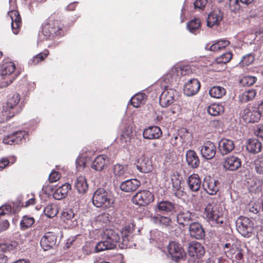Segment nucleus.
<instances>
[{"label": "nucleus", "mask_w": 263, "mask_h": 263, "mask_svg": "<svg viewBox=\"0 0 263 263\" xmlns=\"http://www.w3.org/2000/svg\"><path fill=\"white\" fill-rule=\"evenodd\" d=\"M15 65L11 61H3L0 64V74L7 85L11 84L19 75V72H15Z\"/></svg>", "instance_id": "4"}, {"label": "nucleus", "mask_w": 263, "mask_h": 263, "mask_svg": "<svg viewBox=\"0 0 263 263\" xmlns=\"http://www.w3.org/2000/svg\"><path fill=\"white\" fill-rule=\"evenodd\" d=\"M60 177L61 175L59 172L57 171H52L50 173L48 179L50 182H54L59 180Z\"/></svg>", "instance_id": "55"}, {"label": "nucleus", "mask_w": 263, "mask_h": 263, "mask_svg": "<svg viewBox=\"0 0 263 263\" xmlns=\"http://www.w3.org/2000/svg\"><path fill=\"white\" fill-rule=\"evenodd\" d=\"M255 170L257 173L263 175V164L260 161L254 160Z\"/></svg>", "instance_id": "58"}, {"label": "nucleus", "mask_w": 263, "mask_h": 263, "mask_svg": "<svg viewBox=\"0 0 263 263\" xmlns=\"http://www.w3.org/2000/svg\"><path fill=\"white\" fill-rule=\"evenodd\" d=\"M236 223L237 231L242 236L247 238L251 236L254 223L248 217L241 215Z\"/></svg>", "instance_id": "5"}, {"label": "nucleus", "mask_w": 263, "mask_h": 263, "mask_svg": "<svg viewBox=\"0 0 263 263\" xmlns=\"http://www.w3.org/2000/svg\"><path fill=\"white\" fill-rule=\"evenodd\" d=\"M186 160L188 165L192 168H197L199 166V157L194 150H189L186 152Z\"/></svg>", "instance_id": "27"}, {"label": "nucleus", "mask_w": 263, "mask_h": 263, "mask_svg": "<svg viewBox=\"0 0 263 263\" xmlns=\"http://www.w3.org/2000/svg\"><path fill=\"white\" fill-rule=\"evenodd\" d=\"M25 135V131H17L4 137L3 142L10 145L19 144L24 138Z\"/></svg>", "instance_id": "21"}, {"label": "nucleus", "mask_w": 263, "mask_h": 263, "mask_svg": "<svg viewBox=\"0 0 263 263\" xmlns=\"http://www.w3.org/2000/svg\"><path fill=\"white\" fill-rule=\"evenodd\" d=\"M114 202L110 195L104 189L99 188L94 193L92 203L95 206L108 209L112 205Z\"/></svg>", "instance_id": "3"}, {"label": "nucleus", "mask_w": 263, "mask_h": 263, "mask_svg": "<svg viewBox=\"0 0 263 263\" xmlns=\"http://www.w3.org/2000/svg\"><path fill=\"white\" fill-rule=\"evenodd\" d=\"M226 89L220 86H214L209 90L210 96L214 98L220 99L226 95Z\"/></svg>", "instance_id": "34"}, {"label": "nucleus", "mask_w": 263, "mask_h": 263, "mask_svg": "<svg viewBox=\"0 0 263 263\" xmlns=\"http://www.w3.org/2000/svg\"><path fill=\"white\" fill-rule=\"evenodd\" d=\"M257 79L253 76H245L241 80V83L244 86H250L253 85L256 81Z\"/></svg>", "instance_id": "50"}, {"label": "nucleus", "mask_w": 263, "mask_h": 263, "mask_svg": "<svg viewBox=\"0 0 263 263\" xmlns=\"http://www.w3.org/2000/svg\"><path fill=\"white\" fill-rule=\"evenodd\" d=\"M109 159L107 156L101 155L97 156L91 164V167L97 171H101L108 164Z\"/></svg>", "instance_id": "22"}, {"label": "nucleus", "mask_w": 263, "mask_h": 263, "mask_svg": "<svg viewBox=\"0 0 263 263\" xmlns=\"http://www.w3.org/2000/svg\"><path fill=\"white\" fill-rule=\"evenodd\" d=\"M154 200V195L149 191L146 190L139 191L132 199L134 204L139 206L147 205Z\"/></svg>", "instance_id": "7"}, {"label": "nucleus", "mask_w": 263, "mask_h": 263, "mask_svg": "<svg viewBox=\"0 0 263 263\" xmlns=\"http://www.w3.org/2000/svg\"><path fill=\"white\" fill-rule=\"evenodd\" d=\"M7 257L3 253H0V263H6Z\"/></svg>", "instance_id": "64"}, {"label": "nucleus", "mask_w": 263, "mask_h": 263, "mask_svg": "<svg viewBox=\"0 0 263 263\" xmlns=\"http://www.w3.org/2000/svg\"><path fill=\"white\" fill-rule=\"evenodd\" d=\"M9 164V160L6 158H2L0 160V171L3 170Z\"/></svg>", "instance_id": "60"}, {"label": "nucleus", "mask_w": 263, "mask_h": 263, "mask_svg": "<svg viewBox=\"0 0 263 263\" xmlns=\"http://www.w3.org/2000/svg\"><path fill=\"white\" fill-rule=\"evenodd\" d=\"M74 186L78 192L81 194L85 193L88 187L86 179L83 176H80L77 178Z\"/></svg>", "instance_id": "31"}, {"label": "nucleus", "mask_w": 263, "mask_h": 263, "mask_svg": "<svg viewBox=\"0 0 263 263\" xmlns=\"http://www.w3.org/2000/svg\"><path fill=\"white\" fill-rule=\"evenodd\" d=\"M235 255V258L237 261H239L242 259L243 254L241 252V250L239 248L238 251H237Z\"/></svg>", "instance_id": "62"}, {"label": "nucleus", "mask_w": 263, "mask_h": 263, "mask_svg": "<svg viewBox=\"0 0 263 263\" xmlns=\"http://www.w3.org/2000/svg\"><path fill=\"white\" fill-rule=\"evenodd\" d=\"M140 182L136 179H129L122 182L120 184V189L125 192H130L136 190L140 185Z\"/></svg>", "instance_id": "24"}, {"label": "nucleus", "mask_w": 263, "mask_h": 263, "mask_svg": "<svg viewBox=\"0 0 263 263\" xmlns=\"http://www.w3.org/2000/svg\"><path fill=\"white\" fill-rule=\"evenodd\" d=\"M246 147L248 152L255 154L261 151L262 144L256 139H250L248 141Z\"/></svg>", "instance_id": "30"}, {"label": "nucleus", "mask_w": 263, "mask_h": 263, "mask_svg": "<svg viewBox=\"0 0 263 263\" xmlns=\"http://www.w3.org/2000/svg\"><path fill=\"white\" fill-rule=\"evenodd\" d=\"M49 53L47 49L44 50L43 52L35 55L31 60L30 64L32 65H37L40 62L44 61Z\"/></svg>", "instance_id": "44"}, {"label": "nucleus", "mask_w": 263, "mask_h": 263, "mask_svg": "<svg viewBox=\"0 0 263 263\" xmlns=\"http://www.w3.org/2000/svg\"><path fill=\"white\" fill-rule=\"evenodd\" d=\"M146 100V96L143 93H138L130 99L131 104L135 107H139L143 104Z\"/></svg>", "instance_id": "35"}, {"label": "nucleus", "mask_w": 263, "mask_h": 263, "mask_svg": "<svg viewBox=\"0 0 263 263\" xmlns=\"http://www.w3.org/2000/svg\"><path fill=\"white\" fill-rule=\"evenodd\" d=\"M134 230V225L132 223L125 226L121 231L122 235L121 241L118 231L111 229H105L102 235L104 240L96 245L95 248L96 252L113 249L116 248L117 244L121 249L130 247L132 246L130 241Z\"/></svg>", "instance_id": "1"}, {"label": "nucleus", "mask_w": 263, "mask_h": 263, "mask_svg": "<svg viewBox=\"0 0 263 263\" xmlns=\"http://www.w3.org/2000/svg\"><path fill=\"white\" fill-rule=\"evenodd\" d=\"M205 214H219L222 212V208L218 203H209L204 209Z\"/></svg>", "instance_id": "38"}, {"label": "nucleus", "mask_w": 263, "mask_h": 263, "mask_svg": "<svg viewBox=\"0 0 263 263\" xmlns=\"http://www.w3.org/2000/svg\"><path fill=\"white\" fill-rule=\"evenodd\" d=\"M256 95V90L254 89H250L245 91L239 96V100L242 103H246L248 101L252 100Z\"/></svg>", "instance_id": "39"}, {"label": "nucleus", "mask_w": 263, "mask_h": 263, "mask_svg": "<svg viewBox=\"0 0 263 263\" xmlns=\"http://www.w3.org/2000/svg\"><path fill=\"white\" fill-rule=\"evenodd\" d=\"M71 189V185L69 183H65L57 189L53 194V197L55 199L61 200L65 198Z\"/></svg>", "instance_id": "29"}, {"label": "nucleus", "mask_w": 263, "mask_h": 263, "mask_svg": "<svg viewBox=\"0 0 263 263\" xmlns=\"http://www.w3.org/2000/svg\"><path fill=\"white\" fill-rule=\"evenodd\" d=\"M230 44L228 40H219L212 44L210 47V50L216 52L224 49Z\"/></svg>", "instance_id": "43"}, {"label": "nucleus", "mask_w": 263, "mask_h": 263, "mask_svg": "<svg viewBox=\"0 0 263 263\" xmlns=\"http://www.w3.org/2000/svg\"><path fill=\"white\" fill-rule=\"evenodd\" d=\"M133 136L132 128L129 126H125L123 129L122 134L121 135L120 140L122 143H129Z\"/></svg>", "instance_id": "36"}, {"label": "nucleus", "mask_w": 263, "mask_h": 263, "mask_svg": "<svg viewBox=\"0 0 263 263\" xmlns=\"http://www.w3.org/2000/svg\"><path fill=\"white\" fill-rule=\"evenodd\" d=\"M44 214H58L59 208L57 204H49L43 209Z\"/></svg>", "instance_id": "49"}, {"label": "nucleus", "mask_w": 263, "mask_h": 263, "mask_svg": "<svg viewBox=\"0 0 263 263\" xmlns=\"http://www.w3.org/2000/svg\"><path fill=\"white\" fill-rule=\"evenodd\" d=\"M216 152V147L214 143L210 141L204 143L200 151L202 157L206 160H210L214 158Z\"/></svg>", "instance_id": "14"}, {"label": "nucleus", "mask_w": 263, "mask_h": 263, "mask_svg": "<svg viewBox=\"0 0 263 263\" xmlns=\"http://www.w3.org/2000/svg\"><path fill=\"white\" fill-rule=\"evenodd\" d=\"M13 206L12 209V214H16L18 213L21 208L24 206V205L20 200H16L13 203Z\"/></svg>", "instance_id": "53"}, {"label": "nucleus", "mask_w": 263, "mask_h": 263, "mask_svg": "<svg viewBox=\"0 0 263 263\" xmlns=\"http://www.w3.org/2000/svg\"><path fill=\"white\" fill-rule=\"evenodd\" d=\"M254 133L255 136L263 139V124L259 125L254 130Z\"/></svg>", "instance_id": "59"}, {"label": "nucleus", "mask_w": 263, "mask_h": 263, "mask_svg": "<svg viewBox=\"0 0 263 263\" xmlns=\"http://www.w3.org/2000/svg\"><path fill=\"white\" fill-rule=\"evenodd\" d=\"M21 100V96L15 93L8 98L6 104L3 106V112L9 118H12L16 114L15 108Z\"/></svg>", "instance_id": "8"}, {"label": "nucleus", "mask_w": 263, "mask_h": 263, "mask_svg": "<svg viewBox=\"0 0 263 263\" xmlns=\"http://www.w3.org/2000/svg\"><path fill=\"white\" fill-rule=\"evenodd\" d=\"M200 88V83L197 79L189 80L184 86V93L187 96H192L196 94Z\"/></svg>", "instance_id": "16"}, {"label": "nucleus", "mask_w": 263, "mask_h": 263, "mask_svg": "<svg viewBox=\"0 0 263 263\" xmlns=\"http://www.w3.org/2000/svg\"><path fill=\"white\" fill-rule=\"evenodd\" d=\"M188 253L190 256L200 258L205 253L203 246L197 241H192L189 244Z\"/></svg>", "instance_id": "15"}, {"label": "nucleus", "mask_w": 263, "mask_h": 263, "mask_svg": "<svg viewBox=\"0 0 263 263\" xmlns=\"http://www.w3.org/2000/svg\"><path fill=\"white\" fill-rule=\"evenodd\" d=\"M240 0H229V7L231 11L237 12L240 9Z\"/></svg>", "instance_id": "51"}, {"label": "nucleus", "mask_w": 263, "mask_h": 263, "mask_svg": "<svg viewBox=\"0 0 263 263\" xmlns=\"http://www.w3.org/2000/svg\"><path fill=\"white\" fill-rule=\"evenodd\" d=\"M200 26V20L196 18L190 21L187 24V28L191 32L194 33L199 29Z\"/></svg>", "instance_id": "42"}, {"label": "nucleus", "mask_w": 263, "mask_h": 263, "mask_svg": "<svg viewBox=\"0 0 263 263\" xmlns=\"http://www.w3.org/2000/svg\"><path fill=\"white\" fill-rule=\"evenodd\" d=\"M9 226V223L5 220L0 223V233L6 230Z\"/></svg>", "instance_id": "61"}, {"label": "nucleus", "mask_w": 263, "mask_h": 263, "mask_svg": "<svg viewBox=\"0 0 263 263\" xmlns=\"http://www.w3.org/2000/svg\"><path fill=\"white\" fill-rule=\"evenodd\" d=\"M255 60V57L252 54H248L245 55L239 63L242 66H249L252 64Z\"/></svg>", "instance_id": "48"}, {"label": "nucleus", "mask_w": 263, "mask_h": 263, "mask_svg": "<svg viewBox=\"0 0 263 263\" xmlns=\"http://www.w3.org/2000/svg\"><path fill=\"white\" fill-rule=\"evenodd\" d=\"M152 220L156 224L168 225L171 221V219L168 216H164L162 215H156L151 217Z\"/></svg>", "instance_id": "41"}, {"label": "nucleus", "mask_w": 263, "mask_h": 263, "mask_svg": "<svg viewBox=\"0 0 263 263\" xmlns=\"http://www.w3.org/2000/svg\"><path fill=\"white\" fill-rule=\"evenodd\" d=\"M223 12L220 10H214L209 14L207 18V25L210 27L217 26L223 18Z\"/></svg>", "instance_id": "20"}, {"label": "nucleus", "mask_w": 263, "mask_h": 263, "mask_svg": "<svg viewBox=\"0 0 263 263\" xmlns=\"http://www.w3.org/2000/svg\"><path fill=\"white\" fill-rule=\"evenodd\" d=\"M232 58V54L228 52L217 58L215 61L217 64H226L230 61Z\"/></svg>", "instance_id": "47"}, {"label": "nucleus", "mask_w": 263, "mask_h": 263, "mask_svg": "<svg viewBox=\"0 0 263 263\" xmlns=\"http://www.w3.org/2000/svg\"><path fill=\"white\" fill-rule=\"evenodd\" d=\"M208 3V0H196L194 3L195 8H198L201 10L204 9Z\"/></svg>", "instance_id": "56"}, {"label": "nucleus", "mask_w": 263, "mask_h": 263, "mask_svg": "<svg viewBox=\"0 0 263 263\" xmlns=\"http://www.w3.org/2000/svg\"><path fill=\"white\" fill-rule=\"evenodd\" d=\"M207 111L212 116H219L224 112V106L222 103H213L208 107Z\"/></svg>", "instance_id": "32"}, {"label": "nucleus", "mask_w": 263, "mask_h": 263, "mask_svg": "<svg viewBox=\"0 0 263 263\" xmlns=\"http://www.w3.org/2000/svg\"><path fill=\"white\" fill-rule=\"evenodd\" d=\"M35 198H31L28 200L24 205V207H28L30 205L34 204L35 203Z\"/></svg>", "instance_id": "63"}, {"label": "nucleus", "mask_w": 263, "mask_h": 263, "mask_svg": "<svg viewBox=\"0 0 263 263\" xmlns=\"http://www.w3.org/2000/svg\"><path fill=\"white\" fill-rule=\"evenodd\" d=\"M248 208L250 212L257 214L259 212V206L254 202H250L248 205Z\"/></svg>", "instance_id": "54"}, {"label": "nucleus", "mask_w": 263, "mask_h": 263, "mask_svg": "<svg viewBox=\"0 0 263 263\" xmlns=\"http://www.w3.org/2000/svg\"><path fill=\"white\" fill-rule=\"evenodd\" d=\"M205 218L212 226H217L223 223L224 218L222 215H205Z\"/></svg>", "instance_id": "37"}, {"label": "nucleus", "mask_w": 263, "mask_h": 263, "mask_svg": "<svg viewBox=\"0 0 263 263\" xmlns=\"http://www.w3.org/2000/svg\"><path fill=\"white\" fill-rule=\"evenodd\" d=\"M136 166L139 172L143 173L151 172L153 169L152 161L144 155L141 156L138 159Z\"/></svg>", "instance_id": "13"}, {"label": "nucleus", "mask_w": 263, "mask_h": 263, "mask_svg": "<svg viewBox=\"0 0 263 263\" xmlns=\"http://www.w3.org/2000/svg\"><path fill=\"white\" fill-rule=\"evenodd\" d=\"M162 135L161 128L157 126H149L145 128L143 132V137L145 139H159Z\"/></svg>", "instance_id": "19"}, {"label": "nucleus", "mask_w": 263, "mask_h": 263, "mask_svg": "<svg viewBox=\"0 0 263 263\" xmlns=\"http://www.w3.org/2000/svg\"><path fill=\"white\" fill-rule=\"evenodd\" d=\"M114 173L119 177H127L129 174L127 166L117 164L114 166Z\"/></svg>", "instance_id": "40"}, {"label": "nucleus", "mask_w": 263, "mask_h": 263, "mask_svg": "<svg viewBox=\"0 0 263 263\" xmlns=\"http://www.w3.org/2000/svg\"><path fill=\"white\" fill-rule=\"evenodd\" d=\"M241 161L237 156H231L224 159L223 167L229 171H236L240 167Z\"/></svg>", "instance_id": "18"}, {"label": "nucleus", "mask_w": 263, "mask_h": 263, "mask_svg": "<svg viewBox=\"0 0 263 263\" xmlns=\"http://www.w3.org/2000/svg\"><path fill=\"white\" fill-rule=\"evenodd\" d=\"M218 148L220 154L222 155H225L234 149L235 145L233 141L228 139H222L219 142Z\"/></svg>", "instance_id": "23"}, {"label": "nucleus", "mask_w": 263, "mask_h": 263, "mask_svg": "<svg viewBox=\"0 0 263 263\" xmlns=\"http://www.w3.org/2000/svg\"><path fill=\"white\" fill-rule=\"evenodd\" d=\"M218 181L210 177H206L203 182L204 190L210 195H215L219 190Z\"/></svg>", "instance_id": "17"}, {"label": "nucleus", "mask_w": 263, "mask_h": 263, "mask_svg": "<svg viewBox=\"0 0 263 263\" xmlns=\"http://www.w3.org/2000/svg\"><path fill=\"white\" fill-rule=\"evenodd\" d=\"M190 233L191 237L197 239H202L205 234L203 229L198 223H192L190 226Z\"/></svg>", "instance_id": "26"}, {"label": "nucleus", "mask_w": 263, "mask_h": 263, "mask_svg": "<svg viewBox=\"0 0 263 263\" xmlns=\"http://www.w3.org/2000/svg\"><path fill=\"white\" fill-rule=\"evenodd\" d=\"M185 215H177L176 219L177 222L181 225H188L190 220L191 217L190 216H185Z\"/></svg>", "instance_id": "52"}, {"label": "nucleus", "mask_w": 263, "mask_h": 263, "mask_svg": "<svg viewBox=\"0 0 263 263\" xmlns=\"http://www.w3.org/2000/svg\"><path fill=\"white\" fill-rule=\"evenodd\" d=\"M12 212L11 206L8 204H5L0 207V214H10Z\"/></svg>", "instance_id": "57"}, {"label": "nucleus", "mask_w": 263, "mask_h": 263, "mask_svg": "<svg viewBox=\"0 0 263 263\" xmlns=\"http://www.w3.org/2000/svg\"><path fill=\"white\" fill-rule=\"evenodd\" d=\"M57 236L51 232H48L45 234L40 241V244L44 250H48L53 248L56 245Z\"/></svg>", "instance_id": "12"}, {"label": "nucleus", "mask_w": 263, "mask_h": 263, "mask_svg": "<svg viewBox=\"0 0 263 263\" xmlns=\"http://www.w3.org/2000/svg\"><path fill=\"white\" fill-rule=\"evenodd\" d=\"M67 28L60 20L48 18L42 25L41 33L46 40H53L64 36Z\"/></svg>", "instance_id": "2"}, {"label": "nucleus", "mask_w": 263, "mask_h": 263, "mask_svg": "<svg viewBox=\"0 0 263 263\" xmlns=\"http://www.w3.org/2000/svg\"><path fill=\"white\" fill-rule=\"evenodd\" d=\"M8 16L11 20V29L13 33L17 34L22 27V22L21 15L16 10L9 11L8 12Z\"/></svg>", "instance_id": "10"}, {"label": "nucleus", "mask_w": 263, "mask_h": 263, "mask_svg": "<svg viewBox=\"0 0 263 263\" xmlns=\"http://www.w3.org/2000/svg\"><path fill=\"white\" fill-rule=\"evenodd\" d=\"M171 181L173 187L172 190L175 196L178 198H181L185 195V193L181 190L180 181L177 178L175 179L172 178Z\"/></svg>", "instance_id": "33"}, {"label": "nucleus", "mask_w": 263, "mask_h": 263, "mask_svg": "<svg viewBox=\"0 0 263 263\" xmlns=\"http://www.w3.org/2000/svg\"><path fill=\"white\" fill-rule=\"evenodd\" d=\"M33 218L24 215L21 221L20 224L22 228L25 229L31 227L34 223Z\"/></svg>", "instance_id": "46"}, {"label": "nucleus", "mask_w": 263, "mask_h": 263, "mask_svg": "<svg viewBox=\"0 0 263 263\" xmlns=\"http://www.w3.org/2000/svg\"><path fill=\"white\" fill-rule=\"evenodd\" d=\"M177 206L174 203L169 201H162L158 202L156 208L159 212L165 213H173L176 211Z\"/></svg>", "instance_id": "28"}, {"label": "nucleus", "mask_w": 263, "mask_h": 263, "mask_svg": "<svg viewBox=\"0 0 263 263\" xmlns=\"http://www.w3.org/2000/svg\"><path fill=\"white\" fill-rule=\"evenodd\" d=\"M242 117L246 122L254 123L259 121L261 116L257 108L250 106L244 109Z\"/></svg>", "instance_id": "9"}, {"label": "nucleus", "mask_w": 263, "mask_h": 263, "mask_svg": "<svg viewBox=\"0 0 263 263\" xmlns=\"http://www.w3.org/2000/svg\"><path fill=\"white\" fill-rule=\"evenodd\" d=\"M167 251L173 260L177 262L185 261L186 253L178 242L175 241H171L167 246Z\"/></svg>", "instance_id": "6"}, {"label": "nucleus", "mask_w": 263, "mask_h": 263, "mask_svg": "<svg viewBox=\"0 0 263 263\" xmlns=\"http://www.w3.org/2000/svg\"><path fill=\"white\" fill-rule=\"evenodd\" d=\"M187 183L191 191L197 192L200 189L201 181L198 174H193L188 177Z\"/></svg>", "instance_id": "25"}, {"label": "nucleus", "mask_w": 263, "mask_h": 263, "mask_svg": "<svg viewBox=\"0 0 263 263\" xmlns=\"http://www.w3.org/2000/svg\"><path fill=\"white\" fill-rule=\"evenodd\" d=\"M176 91L174 89H166L161 94L159 97V103L162 107H166L171 105L175 100Z\"/></svg>", "instance_id": "11"}, {"label": "nucleus", "mask_w": 263, "mask_h": 263, "mask_svg": "<svg viewBox=\"0 0 263 263\" xmlns=\"http://www.w3.org/2000/svg\"><path fill=\"white\" fill-rule=\"evenodd\" d=\"M239 248V247L234 243L231 244L230 243H227L224 245V250L228 256L231 255V257L233 258V255L238 251Z\"/></svg>", "instance_id": "45"}]
</instances>
